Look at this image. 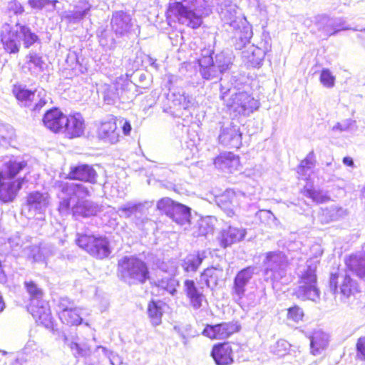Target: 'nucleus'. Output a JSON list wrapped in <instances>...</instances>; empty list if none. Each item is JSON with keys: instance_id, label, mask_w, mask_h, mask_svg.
<instances>
[{"instance_id": "1", "label": "nucleus", "mask_w": 365, "mask_h": 365, "mask_svg": "<svg viewBox=\"0 0 365 365\" xmlns=\"http://www.w3.org/2000/svg\"><path fill=\"white\" fill-rule=\"evenodd\" d=\"M220 98L235 115L248 116L259 107V102L251 94L240 91V86L243 83L242 77L232 76L230 82L220 78Z\"/></svg>"}, {"instance_id": "2", "label": "nucleus", "mask_w": 365, "mask_h": 365, "mask_svg": "<svg viewBox=\"0 0 365 365\" xmlns=\"http://www.w3.org/2000/svg\"><path fill=\"white\" fill-rule=\"evenodd\" d=\"M0 39L4 49L9 53H18L21 45L29 48L35 43L41 44V39L29 26L16 21L4 23L0 31Z\"/></svg>"}, {"instance_id": "3", "label": "nucleus", "mask_w": 365, "mask_h": 365, "mask_svg": "<svg viewBox=\"0 0 365 365\" xmlns=\"http://www.w3.org/2000/svg\"><path fill=\"white\" fill-rule=\"evenodd\" d=\"M210 13L205 0H182L169 4L168 15L178 21L192 29L198 28L202 23V16Z\"/></svg>"}, {"instance_id": "4", "label": "nucleus", "mask_w": 365, "mask_h": 365, "mask_svg": "<svg viewBox=\"0 0 365 365\" xmlns=\"http://www.w3.org/2000/svg\"><path fill=\"white\" fill-rule=\"evenodd\" d=\"M319 260L317 257L308 259L306 268L299 275V286L294 291L295 296L301 300L316 301L319 297V291L317 287L316 270Z\"/></svg>"}, {"instance_id": "5", "label": "nucleus", "mask_w": 365, "mask_h": 365, "mask_svg": "<svg viewBox=\"0 0 365 365\" xmlns=\"http://www.w3.org/2000/svg\"><path fill=\"white\" fill-rule=\"evenodd\" d=\"M118 271L129 284H144L149 279V270L145 262L134 256H125L118 262Z\"/></svg>"}, {"instance_id": "6", "label": "nucleus", "mask_w": 365, "mask_h": 365, "mask_svg": "<svg viewBox=\"0 0 365 365\" xmlns=\"http://www.w3.org/2000/svg\"><path fill=\"white\" fill-rule=\"evenodd\" d=\"M287 264V257L283 252H267L264 261L266 280H270L272 283H285Z\"/></svg>"}, {"instance_id": "7", "label": "nucleus", "mask_w": 365, "mask_h": 365, "mask_svg": "<svg viewBox=\"0 0 365 365\" xmlns=\"http://www.w3.org/2000/svg\"><path fill=\"white\" fill-rule=\"evenodd\" d=\"M76 242L79 247L97 259L106 258L111 253L109 241L103 236L78 233Z\"/></svg>"}, {"instance_id": "8", "label": "nucleus", "mask_w": 365, "mask_h": 365, "mask_svg": "<svg viewBox=\"0 0 365 365\" xmlns=\"http://www.w3.org/2000/svg\"><path fill=\"white\" fill-rule=\"evenodd\" d=\"M56 185L61 190V194L65 195V197H61L62 200L58 207L60 212L63 215L68 213L71 203L76 202V198L77 200H84L85 197L90 195L88 187L81 183L58 181Z\"/></svg>"}, {"instance_id": "9", "label": "nucleus", "mask_w": 365, "mask_h": 365, "mask_svg": "<svg viewBox=\"0 0 365 365\" xmlns=\"http://www.w3.org/2000/svg\"><path fill=\"white\" fill-rule=\"evenodd\" d=\"M91 8L92 5L88 0H77L68 9L61 11L57 10V13L62 22L68 28L75 29L90 16Z\"/></svg>"}, {"instance_id": "10", "label": "nucleus", "mask_w": 365, "mask_h": 365, "mask_svg": "<svg viewBox=\"0 0 365 365\" xmlns=\"http://www.w3.org/2000/svg\"><path fill=\"white\" fill-rule=\"evenodd\" d=\"M135 84H134L128 76H120L115 80L111 84H105L103 86V94L104 101L107 104H113L120 98L126 97L130 98V93L135 90Z\"/></svg>"}, {"instance_id": "11", "label": "nucleus", "mask_w": 365, "mask_h": 365, "mask_svg": "<svg viewBox=\"0 0 365 365\" xmlns=\"http://www.w3.org/2000/svg\"><path fill=\"white\" fill-rule=\"evenodd\" d=\"M218 142L225 147L239 148L242 145V133L240 127L230 120L220 121L218 123Z\"/></svg>"}, {"instance_id": "12", "label": "nucleus", "mask_w": 365, "mask_h": 365, "mask_svg": "<svg viewBox=\"0 0 365 365\" xmlns=\"http://www.w3.org/2000/svg\"><path fill=\"white\" fill-rule=\"evenodd\" d=\"M339 278L341 279L339 286L341 299L345 303H349L351 298L354 297L355 294L359 292L358 284L347 274L340 276L339 273H331L329 279V287L334 294L338 292Z\"/></svg>"}, {"instance_id": "13", "label": "nucleus", "mask_w": 365, "mask_h": 365, "mask_svg": "<svg viewBox=\"0 0 365 365\" xmlns=\"http://www.w3.org/2000/svg\"><path fill=\"white\" fill-rule=\"evenodd\" d=\"M58 316L63 324L78 326L83 322V316L88 314L87 310L81 307H74L73 302L68 298H61L58 303Z\"/></svg>"}, {"instance_id": "14", "label": "nucleus", "mask_w": 365, "mask_h": 365, "mask_svg": "<svg viewBox=\"0 0 365 365\" xmlns=\"http://www.w3.org/2000/svg\"><path fill=\"white\" fill-rule=\"evenodd\" d=\"M313 23L316 29L314 31L318 32L319 36L324 39L346 29L342 19L330 17L325 14L315 16Z\"/></svg>"}, {"instance_id": "15", "label": "nucleus", "mask_w": 365, "mask_h": 365, "mask_svg": "<svg viewBox=\"0 0 365 365\" xmlns=\"http://www.w3.org/2000/svg\"><path fill=\"white\" fill-rule=\"evenodd\" d=\"M271 48V39L267 34H262V40L257 45L252 44L242 51V58L252 67L259 66L266 53Z\"/></svg>"}, {"instance_id": "16", "label": "nucleus", "mask_w": 365, "mask_h": 365, "mask_svg": "<svg viewBox=\"0 0 365 365\" xmlns=\"http://www.w3.org/2000/svg\"><path fill=\"white\" fill-rule=\"evenodd\" d=\"M254 270L255 268L252 267L244 268L238 272L234 279L231 294L234 301L241 306L244 304L242 299L246 287L253 276Z\"/></svg>"}, {"instance_id": "17", "label": "nucleus", "mask_w": 365, "mask_h": 365, "mask_svg": "<svg viewBox=\"0 0 365 365\" xmlns=\"http://www.w3.org/2000/svg\"><path fill=\"white\" fill-rule=\"evenodd\" d=\"M28 311L31 314L38 324L45 327L46 329L53 328V318L48 302L41 299L30 302Z\"/></svg>"}, {"instance_id": "18", "label": "nucleus", "mask_w": 365, "mask_h": 365, "mask_svg": "<svg viewBox=\"0 0 365 365\" xmlns=\"http://www.w3.org/2000/svg\"><path fill=\"white\" fill-rule=\"evenodd\" d=\"M183 290L190 306L194 310L200 309L203 304L207 303V299L204 294V288L202 287H197L193 280H185Z\"/></svg>"}, {"instance_id": "19", "label": "nucleus", "mask_w": 365, "mask_h": 365, "mask_svg": "<svg viewBox=\"0 0 365 365\" xmlns=\"http://www.w3.org/2000/svg\"><path fill=\"white\" fill-rule=\"evenodd\" d=\"M169 101L170 105L165 111L174 118H180L191 105L190 97L185 95L183 91H174L171 93Z\"/></svg>"}, {"instance_id": "20", "label": "nucleus", "mask_w": 365, "mask_h": 365, "mask_svg": "<svg viewBox=\"0 0 365 365\" xmlns=\"http://www.w3.org/2000/svg\"><path fill=\"white\" fill-rule=\"evenodd\" d=\"M97 135L99 139L105 143L115 144L119 141V132L117 130L116 118L113 116H109L103 120L97 131Z\"/></svg>"}, {"instance_id": "21", "label": "nucleus", "mask_w": 365, "mask_h": 365, "mask_svg": "<svg viewBox=\"0 0 365 365\" xmlns=\"http://www.w3.org/2000/svg\"><path fill=\"white\" fill-rule=\"evenodd\" d=\"M24 178L15 180L6 179L0 175V200L4 202H12L22 187Z\"/></svg>"}, {"instance_id": "22", "label": "nucleus", "mask_w": 365, "mask_h": 365, "mask_svg": "<svg viewBox=\"0 0 365 365\" xmlns=\"http://www.w3.org/2000/svg\"><path fill=\"white\" fill-rule=\"evenodd\" d=\"M238 330V326L236 324L225 322L215 325H207L202 334L212 339H225Z\"/></svg>"}, {"instance_id": "23", "label": "nucleus", "mask_w": 365, "mask_h": 365, "mask_svg": "<svg viewBox=\"0 0 365 365\" xmlns=\"http://www.w3.org/2000/svg\"><path fill=\"white\" fill-rule=\"evenodd\" d=\"M132 19L130 16L123 11H115L113 14L110 20L112 31L117 37L127 36L132 27Z\"/></svg>"}, {"instance_id": "24", "label": "nucleus", "mask_w": 365, "mask_h": 365, "mask_svg": "<svg viewBox=\"0 0 365 365\" xmlns=\"http://www.w3.org/2000/svg\"><path fill=\"white\" fill-rule=\"evenodd\" d=\"M84 120L80 113L66 115L63 130L69 138L81 136L84 133Z\"/></svg>"}, {"instance_id": "25", "label": "nucleus", "mask_w": 365, "mask_h": 365, "mask_svg": "<svg viewBox=\"0 0 365 365\" xmlns=\"http://www.w3.org/2000/svg\"><path fill=\"white\" fill-rule=\"evenodd\" d=\"M246 230L242 227L228 226L220 232L218 240L222 247L226 248L232 244L242 240L246 235Z\"/></svg>"}, {"instance_id": "26", "label": "nucleus", "mask_w": 365, "mask_h": 365, "mask_svg": "<svg viewBox=\"0 0 365 365\" xmlns=\"http://www.w3.org/2000/svg\"><path fill=\"white\" fill-rule=\"evenodd\" d=\"M215 167L224 172L234 173L241 167L240 158L231 152L220 153L214 161Z\"/></svg>"}, {"instance_id": "27", "label": "nucleus", "mask_w": 365, "mask_h": 365, "mask_svg": "<svg viewBox=\"0 0 365 365\" xmlns=\"http://www.w3.org/2000/svg\"><path fill=\"white\" fill-rule=\"evenodd\" d=\"M68 177L71 180H78L94 184L96 182L97 173L92 166L81 164L71 167Z\"/></svg>"}, {"instance_id": "28", "label": "nucleus", "mask_w": 365, "mask_h": 365, "mask_svg": "<svg viewBox=\"0 0 365 365\" xmlns=\"http://www.w3.org/2000/svg\"><path fill=\"white\" fill-rule=\"evenodd\" d=\"M66 115L58 108L48 110L43 118V125L54 133L63 130Z\"/></svg>"}, {"instance_id": "29", "label": "nucleus", "mask_w": 365, "mask_h": 365, "mask_svg": "<svg viewBox=\"0 0 365 365\" xmlns=\"http://www.w3.org/2000/svg\"><path fill=\"white\" fill-rule=\"evenodd\" d=\"M349 271L362 279L365 277V252H358L345 259Z\"/></svg>"}, {"instance_id": "30", "label": "nucleus", "mask_w": 365, "mask_h": 365, "mask_svg": "<svg viewBox=\"0 0 365 365\" xmlns=\"http://www.w3.org/2000/svg\"><path fill=\"white\" fill-rule=\"evenodd\" d=\"M211 354L217 365H230L233 362L232 349L229 343L215 345Z\"/></svg>"}, {"instance_id": "31", "label": "nucleus", "mask_w": 365, "mask_h": 365, "mask_svg": "<svg viewBox=\"0 0 365 365\" xmlns=\"http://www.w3.org/2000/svg\"><path fill=\"white\" fill-rule=\"evenodd\" d=\"M216 203L228 217L234 216V207L237 203L235 192L231 189L226 190L222 194L216 197Z\"/></svg>"}, {"instance_id": "32", "label": "nucleus", "mask_w": 365, "mask_h": 365, "mask_svg": "<svg viewBox=\"0 0 365 365\" xmlns=\"http://www.w3.org/2000/svg\"><path fill=\"white\" fill-rule=\"evenodd\" d=\"M72 213L75 217H88L96 215L99 211V206L89 200H76L72 206Z\"/></svg>"}, {"instance_id": "33", "label": "nucleus", "mask_w": 365, "mask_h": 365, "mask_svg": "<svg viewBox=\"0 0 365 365\" xmlns=\"http://www.w3.org/2000/svg\"><path fill=\"white\" fill-rule=\"evenodd\" d=\"M44 64L40 54L31 51L26 56L22 69L25 73H29L32 76H38L43 71Z\"/></svg>"}, {"instance_id": "34", "label": "nucleus", "mask_w": 365, "mask_h": 365, "mask_svg": "<svg viewBox=\"0 0 365 365\" xmlns=\"http://www.w3.org/2000/svg\"><path fill=\"white\" fill-rule=\"evenodd\" d=\"M48 205V195L38 191L32 192L27 196L26 206L29 211L43 212Z\"/></svg>"}, {"instance_id": "35", "label": "nucleus", "mask_w": 365, "mask_h": 365, "mask_svg": "<svg viewBox=\"0 0 365 365\" xmlns=\"http://www.w3.org/2000/svg\"><path fill=\"white\" fill-rule=\"evenodd\" d=\"M329 344V335L321 331H314L310 338L311 353L313 355L321 354L326 349Z\"/></svg>"}, {"instance_id": "36", "label": "nucleus", "mask_w": 365, "mask_h": 365, "mask_svg": "<svg viewBox=\"0 0 365 365\" xmlns=\"http://www.w3.org/2000/svg\"><path fill=\"white\" fill-rule=\"evenodd\" d=\"M26 163L24 161H19L15 158H10L4 161L0 175L6 179L11 180L14 178L22 169L25 168Z\"/></svg>"}, {"instance_id": "37", "label": "nucleus", "mask_w": 365, "mask_h": 365, "mask_svg": "<svg viewBox=\"0 0 365 365\" xmlns=\"http://www.w3.org/2000/svg\"><path fill=\"white\" fill-rule=\"evenodd\" d=\"M169 217L177 224L185 226V229H187V226L190 225V208L178 203L173 209Z\"/></svg>"}, {"instance_id": "38", "label": "nucleus", "mask_w": 365, "mask_h": 365, "mask_svg": "<svg viewBox=\"0 0 365 365\" xmlns=\"http://www.w3.org/2000/svg\"><path fill=\"white\" fill-rule=\"evenodd\" d=\"M165 305V304L160 300H152L148 303L147 313L150 322L153 327H157L161 324Z\"/></svg>"}, {"instance_id": "39", "label": "nucleus", "mask_w": 365, "mask_h": 365, "mask_svg": "<svg viewBox=\"0 0 365 365\" xmlns=\"http://www.w3.org/2000/svg\"><path fill=\"white\" fill-rule=\"evenodd\" d=\"M210 59H205L201 61L199 64V72L202 78L207 81L217 80L222 73L214 65L213 63H210Z\"/></svg>"}, {"instance_id": "40", "label": "nucleus", "mask_w": 365, "mask_h": 365, "mask_svg": "<svg viewBox=\"0 0 365 365\" xmlns=\"http://www.w3.org/2000/svg\"><path fill=\"white\" fill-rule=\"evenodd\" d=\"M222 269L216 267H210L204 270L200 275V280L204 282L205 285L210 289H214L218 280L222 276Z\"/></svg>"}, {"instance_id": "41", "label": "nucleus", "mask_w": 365, "mask_h": 365, "mask_svg": "<svg viewBox=\"0 0 365 365\" xmlns=\"http://www.w3.org/2000/svg\"><path fill=\"white\" fill-rule=\"evenodd\" d=\"M346 215V210L336 205H331L322 210L320 220L323 223L338 220Z\"/></svg>"}, {"instance_id": "42", "label": "nucleus", "mask_w": 365, "mask_h": 365, "mask_svg": "<svg viewBox=\"0 0 365 365\" xmlns=\"http://www.w3.org/2000/svg\"><path fill=\"white\" fill-rule=\"evenodd\" d=\"M97 36L100 45L106 50H113L116 47L117 42L109 29L100 26L97 30Z\"/></svg>"}, {"instance_id": "43", "label": "nucleus", "mask_w": 365, "mask_h": 365, "mask_svg": "<svg viewBox=\"0 0 365 365\" xmlns=\"http://www.w3.org/2000/svg\"><path fill=\"white\" fill-rule=\"evenodd\" d=\"M29 242L27 237L21 235L19 233H15L8 239L11 251L15 257H22L21 251Z\"/></svg>"}, {"instance_id": "44", "label": "nucleus", "mask_w": 365, "mask_h": 365, "mask_svg": "<svg viewBox=\"0 0 365 365\" xmlns=\"http://www.w3.org/2000/svg\"><path fill=\"white\" fill-rule=\"evenodd\" d=\"M315 165L314 152H310L305 159L301 161L297 168V173L302 179H307L312 172V169Z\"/></svg>"}, {"instance_id": "45", "label": "nucleus", "mask_w": 365, "mask_h": 365, "mask_svg": "<svg viewBox=\"0 0 365 365\" xmlns=\"http://www.w3.org/2000/svg\"><path fill=\"white\" fill-rule=\"evenodd\" d=\"M94 354L97 356H103L107 358L111 365H124L122 357L118 353L107 349L106 346H96Z\"/></svg>"}, {"instance_id": "46", "label": "nucleus", "mask_w": 365, "mask_h": 365, "mask_svg": "<svg viewBox=\"0 0 365 365\" xmlns=\"http://www.w3.org/2000/svg\"><path fill=\"white\" fill-rule=\"evenodd\" d=\"M13 92L16 99L21 101L24 106L29 108L32 106V102L36 97V91L32 92L30 90L19 86L15 87Z\"/></svg>"}, {"instance_id": "47", "label": "nucleus", "mask_w": 365, "mask_h": 365, "mask_svg": "<svg viewBox=\"0 0 365 365\" xmlns=\"http://www.w3.org/2000/svg\"><path fill=\"white\" fill-rule=\"evenodd\" d=\"M214 65L223 74L227 71L231 69L232 66V57L228 53L225 51L220 52L215 55Z\"/></svg>"}, {"instance_id": "48", "label": "nucleus", "mask_w": 365, "mask_h": 365, "mask_svg": "<svg viewBox=\"0 0 365 365\" xmlns=\"http://www.w3.org/2000/svg\"><path fill=\"white\" fill-rule=\"evenodd\" d=\"M23 257L32 260V262H41L44 259V255L41 247L38 245H25L21 251Z\"/></svg>"}, {"instance_id": "49", "label": "nucleus", "mask_w": 365, "mask_h": 365, "mask_svg": "<svg viewBox=\"0 0 365 365\" xmlns=\"http://www.w3.org/2000/svg\"><path fill=\"white\" fill-rule=\"evenodd\" d=\"M252 35L253 32L250 26H245L240 29L236 36V49L241 50L245 47L246 45L250 43Z\"/></svg>"}, {"instance_id": "50", "label": "nucleus", "mask_w": 365, "mask_h": 365, "mask_svg": "<svg viewBox=\"0 0 365 365\" xmlns=\"http://www.w3.org/2000/svg\"><path fill=\"white\" fill-rule=\"evenodd\" d=\"M204 257L200 253L188 255L184 259L182 267L186 272H195L201 264Z\"/></svg>"}, {"instance_id": "51", "label": "nucleus", "mask_w": 365, "mask_h": 365, "mask_svg": "<svg viewBox=\"0 0 365 365\" xmlns=\"http://www.w3.org/2000/svg\"><path fill=\"white\" fill-rule=\"evenodd\" d=\"M35 96L32 106L29 108L31 110L38 112L46 104L49 98L47 97L46 91L43 88L36 90Z\"/></svg>"}, {"instance_id": "52", "label": "nucleus", "mask_w": 365, "mask_h": 365, "mask_svg": "<svg viewBox=\"0 0 365 365\" xmlns=\"http://www.w3.org/2000/svg\"><path fill=\"white\" fill-rule=\"evenodd\" d=\"M142 207V203L128 202L119 207L118 212H120V216L128 218L130 217L133 215L140 212Z\"/></svg>"}, {"instance_id": "53", "label": "nucleus", "mask_w": 365, "mask_h": 365, "mask_svg": "<svg viewBox=\"0 0 365 365\" xmlns=\"http://www.w3.org/2000/svg\"><path fill=\"white\" fill-rule=\"evenodd\" d=\"M210 218H203L197 221L196 229L193 234L195 236H206L207 235L212 233L213 231V226L210 222Z\"/></svg>"}, {"instance_id": "54", "label": "nucleus", "mask_w": 365, "mask_h": 365, "mask_svg": "<svg viewBox=\"0 0 365 365\" xmlns=\"http://www.w3.org/2000/svg\"><path fill=\"white\" fill-rule=\"evenodd\" d=\"M25 287L30 295V302L36 300L39 301L43 299V291L33 281L25 282Z\"/></svg>"}, {"instance_id": "55", "label": "nucleus", "mask_w": 365, "mask_h": 365, "mask_svg": "<svg viewBox=\"0 0 365 365\" xmlns=\"http://www.w3.org/2000/svg\"><path fill=\"white\" fill-rule=\"evenodd\" d=\"M178 284V281L171 277L163 278L161 280H159L157 284L160 289L166 291L172 295H174L176 292V287Z\"/></svg>"}, {"instance_id": "56", "label": "nucleus", "mask_w": 365, "mask_h": 365, "mask_svg": "<svg viewBox=\"0 0 365 365\" xmlns=\"http://www.w3.org/2000/svg\"><path fill=\"white\" fill-rule=\"evenodd\" d=\"M57 0H29L28 4L32 8L35 9H43L48 6H51L49 11L57 10L56 3Z\"/></svg>"}, {"instance_id": "57", "label": "nucleus", "mask_w": 365, "mask_h": 365, "mask_svg": "<svg viewBox=\"0 0 365 365\" xmlns=\"http://www.w3.org/2000/svg\"><path fill=\"white\" fill-rule=\"evenodd\" d=\"M178 204V202H174L170 197H163L158 202L157 207L159 210L165 212L168 216H169L173 212V209Z\"/></svg>"}, {"instance_id": "58", "label": "nucleus", "mask_w": 365, "mask_h": 365, "mask_svg": "<svg viewBox=\"0 0 365 365\" xmlns=\"http://www.w3.org/2000/svg\"><path fill=\"white\" fill-rule=\"evenodd\" d=\"M37 352V347L36 344L33 340H29L25 345L24 348L22 350V354L25 355V357H19L18 360H29L31 358H33L34 356L36 354Z\"/></svg>"}, {"instance_id": "59", "label": "nucleus", "mask_w": 365, "mask_h": 365, "mask_svg": "<svg viewBox=\"0 0 365 365\" xmlns=\"http://www.w3.org/2000/svg\"><path fill=\"white\" fill-rule=\"evenodd\" d=\"M304 195L317 203L324 202L328 198L322 191L314 189H308L307 187L304 189Z\"/></svg>"}, {"instance_id": "60", "label": "nucleus", "mask_w": 365, "mask_h": 365, "mask_svg": "<svg viewBox=\"0 0 365 365\" xmlns=\"http://www.w3.org/2000/svg\"><path fill=\"white\" fill-rule=\"evenodd\" d=\"M320 82L327 88H332L335 83V76L332 75L331 72L328 68H323L321 71Z\"/></svg>"}, {"instance_id": "61", "label": "nucleus", "mask_w": 365, "mask_h": 365, "mask_svg": "<svg viewBox=\"0 0 365 365\" xmlns=\"http://www.w3.org/2000/svg\"><path fill=\"white\" fill-rule=\"evenodd\" d=\"M221 17L222 19L227 23L230 25L235 22V19L237 16V11L235 6H230L225 9H222L221 11Z\"/></svg>"}, {"instance_id": "62", "label": "nucleus", "mask_w": 365, "mask_h": 365, "mask_svg": "<svg viewBox=\"0 0 365 365\" xmlns=\"http://www.w3.org/2000/svg\"><path fill=\"white\" fill-rule=\"evenodd\" d=\"M71 349L73 351L75 355L81 356H89L91 353L90 347L86 344H80L76 342H71L70 344Z\"/></svg>"}, {"instance_id": "63", "label": "nucleus", "mask_w": 365, "mask_h": 365, "mask_svg": "<svg viewBox=\"0 0 365 365\" xmlns=\"http://www.w3.org/2000/svg\"><path fill=\"white\" fill-rule=\"evenodd\" d=\"M356 359L365 361V336L358 339L356 344Z\"/></svg>"}, {"instance_id": "64", "label": "nucleus", "mask_w": 365, "mask_h": 365, "mask_svg": "<svg viewBox=\"0 0 365 365\" xmlns=\"http://www.w3.org/2000/svg\"><path fill=\"white\" fill-rule=\"evenodd\" d=\"M303 317V310L298 306H294L288 309V319H292L295 322L302 321Z\"/></svg>"}]
</instances>
